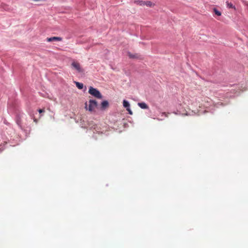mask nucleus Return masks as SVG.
Instances as JSON below:
<instances>
[{"instance_id": "13", "label": "nucleus", "mask_w": 248, "mask_h": 248, "mask_svg": "<svg viewBox=\"0 0 248 248\" xmlns=\"http://www.w3.org/2000/svg\"><path fill=\"white\" fill-rule=\"evenodd\" d=\"M227 6L230 8H234V7L233 6L232 4L231 3H229L228 2H227Z\"/></svg>"}, {"instance_id": "17", "label": "nucleus", "mask_w": 248, "mask_h": 248, "mask_svg": "<svg viewBox=\"0 0 248 248\" xmlns=\"http://www.w3.org/2000/svg\"><path fill=\"white\" fill-rule=\"evenodd\" d=\"M2 151V150L1 149V148H0V152H1Z\"/></svg>"}, {"instance_id": "15", "label": "nucleus", "mask_w": 248, "mask_h": 248, "mask_svg": "<svg viewBox=\"0 0 248 248\" xmlns=\"http://www.w3.org/2000/svg\"><path fill=\"white\" fill-rule=\"evenodd\" d=\"M44 111V110L43 109H39V112L40 113H42V112H43Z\"/></svg>"}, {"instance_id": "6", "label": "nucleus", "mask_w": 248, "mask_h": 248, "mask_svg": "<svg viewBox=\"0 0 248 248\" xmlns=\"http://www.w3.org/2000/svg\"><path fill=\"white\" fill-rule=\"evenodd\" d=\"M138 105L140 108L142 109H148L149 108L147 105L144 102L139 103Z\"/></svg>"}, {"instance_id": "9", "label": "nucleus", "mask_w": 248, "mask_h": 248, "mask_svg": "<svg viewBox=\"0 0 248 248\" xmlns=\"http://www.w3.org/2000/svg\"><path fill=\"white\" fill-rule=\"evenodd\" d=\"M135 3L140 5H144L145 4V1L142 0H137L135 1Z\"/></svg>"}, {"instance_id": "2", "label": "nucleus", "mask_w": 248, "mask_h": 248, "mask_svg": "<svg viewBox=\"0 0 248 248\" xmlns=\"http://www.w3.org/2000/svg\"><path fill=\"white\" fill-rule=\"evenodd\" d=\"M88 92L94 97L98 99H101L102 98V95L100 92L97 89L94 88L93 87H90Z\"/></svg>"}, {"instance_id": "7", "label": "nucleus", "mask_w": 248, "mask_h": 248, "mask_svg": "<svg viewBox=\"0 0 248 248\" xmlns=\"http://www.w3.org/2000/svg\"><path fill=\"white\" fill-rule=\"evenodd\" d=\"M123 106L126 108H130V104H129V103L128 102V101H126L125 100H124L123 101Z\"/></svg>"}, {"instance_id": "10", "label": "nucleus", "mask_w": 248, "mask_h": 248, "mask_svg": "<svg viewBox=\"0 0 248 248\" xmlns=\"http://www.w3.org/2000/svg\"><path fill=\"white\" fill-rule=\"evenodd\" d=\"M128 55L129 57V58H130L134 59V58H137V55H133L131 53H130V52L128 53Z\"/></svg>"}, {"instance_id": "4", "label": "nucleus", "mask_w": 248, "mask_h": 248, "mask_svg": "<svg viewBox=\"0 0 248 248\" xmlns=\"http://www.w3.org/2000/svg\"><path fill=\"white\" fill-rule=\"evenodd\" d=\"M47 42H53V41H61L62 40V38L60 37H52L46 38Z\"/></svg>"}, {"instance_id": "8", "label": "nucleus", "mask_w": 248, "mask_h": 248, "mask_svg": "<svg viewBox=\"0 0 248 248\" xmlns=\"http://www.w3.org/2000/svg\"><path fill=\"white\" fill-rule=\"evenodd\" d=\"M76 86L79 89H82L83 88V84L81 83H79L78 82H75Z\"/></svg>"}, {"instance_id": "12", "label": "nucleus", "mask_w": 248, "mask_h": 248, "mask_svg": "<svg viewBox=\"0 0 248 248\" xmlns=\"http://www.w3.org/2000/svg\"><path fill=\"white\" fill-rule=\"evenodd\" d=\"M147 6L151 7L153 5V3L151 1H145V4Z\"/></svg>"}, {"instance_id": "1", "label": "nucleus", "mask_w": 248, "mask_h": 248, "mask_svg": "<svg viewBox=\"0 0 248 248\" xmlns=\"http://www.w3.org/2000/svg\"><path fill=\"white\" fill-rule=\"evenodd\" d=\"M85 108L86 110H89L90 112H93L95 108L98 106L97 102L95 100L90 99L89 101V104L87 102L85 104Z\"/></svg>"}, {"instance_id": "14", "label": "nucleus", "mask_w": 248, "mask_h": 248, "mask_svg": "<svg viewBox=\"0 0 248 248\" xmlns=\"http://www.w3.org/2000/svg\"><path fill=\"white\" fill-rule=\"evenodd\" d=\"M126 110L128 111V113L129 114H130V115L132 114V111L130 109V108H126Z\"/></svg>"}, {"instance_id": "3", "label": "nucleus", "mask_w": 248, "mask_h": 248, "mask_svg": "<svg viewBox=\"0 0 248 248\" xmlns=\"http://www.w3.org/2000/svg\"><path fill=\"white\" fill-rule=\"evenodd\" d=\"M72 68L77 70L78 73H82L84 72V69L81 67L80 63L76 61H73L71 63Z\"/></svg>"}, {"instance_id": "5", "label": "nucleus", "mask_w": 248, "mask_h": 248, "mask_svg": "<svg viewBox=\"0 0 248 248\" xmlns=\"http://www.w3.org/2000/svg\"><path fill=\"white\" fill-rule=\"evenodd\" d=\"M108 106V101H103L101 104L100 108L101 109H105Z\"/></svg>"}, {"instance_id": "16", "label": "nucleus", "mask_w": 248, "mask_h": 248, "mask_svg": "<svg viewBox=\"0 0 248 248\" xmlns=\"http://www.w3.org/2000/svg\"><path fill=\"white\" fill-rule=\"evenodd\" d=\"M163 114L165 115L166 116H167V115L165 112H164Z\"/></svg>"}, {"instance_id": "11", "label": "nucleus", "mask_w": 248, "mask_h": 248, "mask_svg": "<svg viewBox=\"0 0 248 248\" xmlns=\"http://www.w3.org/2000/svg\"><path fill=\"white\" fill-rule=\"evenodd\" d=\"M214 12L218 16H221V12H219V11H218L216 9H214Z\"/></svg>"}]
</instances>
